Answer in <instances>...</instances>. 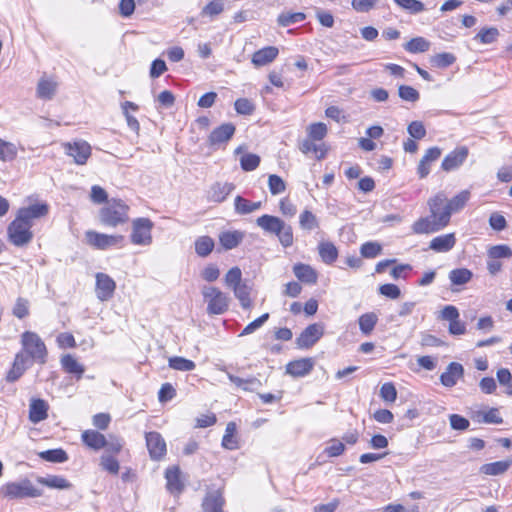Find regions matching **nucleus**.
Segmentation results:
<instances>
[{"mask_svg": "<svg viewBox=\"0 0 512 512\" xmlns=\"http://www.w3.org/2000/svg\"><path fill=\"white\" fill-rule=\"evenodd\" d=\"M471 419L477 423L485 424H502L503 418L498 408L492 407L487 410L473 411L470 415Z\"/></svg>", "mask_w": 512, "mask_h": 512, "instance_id": "nucleus-25", "label": "nucleus"}, {"mask_svg": "<svg viewBox=\"0 0 512 512\" xmlns=\"http://www.w3.org/2000/svg\"><path fill=\"white\" fill-rule=\"evenodd\" d=\"M146 447L149 456L154 461L164 459L167 454V445L163 436L157 431L145 433Z\"/></svg>", "mask_w": 512, "mask_h": 512, "instance_id": "nucleus-10", "label": "nucleus"}, {"mask_svg": "<svg viewBox=\"0 0 512 512\" xmlns=\"http://www.w3.org/2000/svg\"><path fill=\"white\" fill-rule=\"evenodd\" d=\"M109 441L106 436L98 430L87 429L81 433V441L87 448L99 451L106 449L112 454H120L124 447V441L120 437L110 435Z\"/></svg>", "mask_w": 512, "mask_h": 512, "instance_id": "nucleus-2", "label": "nucleus"}, {"mask_svg": "<svg viewBox=\"0 0 512 512\" xmlns=\"http://www.w3.org/2000/svg\"><path fill=\"white\" fill-rule=\"evenodd\" d=\"M166 490L179 497L185 489V479L179 465H171L165 469Z\"/></svg>", "mask_w": 512, "mask_h": 512, "instance_id": "nucleus-9", "label": "nucleus"}, {"mask_svg": "<svg viewBox=\"0 0 512 512\" xmlns=\"http://www.w3.org/2000/svg\"><path fill=\"white\" fill-rule=\"evenodd\" d=\"M214 248V241L209 236H201L195 241V252L200 257L208 256Z\"/></svg>", "mask_w": 512, "mask_h": 512, "instance_id": "nucleus-45", "label": "nucleus"}, {"mask_svg": "<svg viewBox=\"0 0 512 512\" xmlns=\"http://www.w3.org/2000/svg\"><path fill=\"white\" fill-rule=\"evenodd\" d=\"M57 86L58 84L56 81L42 77L37 85V97L43 100L52 99L56 93Z\"/></svg>", "mask_w": 512, "mask_h": 512, "instance_id": "nucleus-33", "label": "nucleus"}, {"mask_svg": "<svg viewBox=\"0 0 512 512\" xmlns=\"http://www.w3.org/2000/svg\"><path fill=\"white\" fill-rule=\"evenodd\" d=\"M85 237L90 246L100 250H105L111 246H117L124 241V236L122 235H107L93 230L86 231Z\"/></svg>", "mask_w": 512, "mask_h": 512, "instance_id": "nucleus-11", "label": "nucleus"}, {"mask_svg": "<svg viewBox=\"0 0 512 512\" xmlns=\"http://www.w3.org/2000/svg\"><path fill=\"white\" fill-rule=\"evenodd\" d=\"M115 281L105 273L96 274V294L97 297L102 300L110 299L115 291Z\"/></svg>", "mask_w": 512, "mask_h": 512, "instance_id": "nucleus-22", "label": "nucleus"}, {"mask_svg": "<svg viewBox=\"0 0 512 512\" xmlns=\"http://www.w3.org/2000/svg\"><path fill=\"white\" fill-rule=\"evenodd\" d=\"M399 7L409 11L411 14H418L425 10L424 4L419 0H393Z\"/></svg>", "mask_w": 512, "mask_h": 512, "instance_id": "nucleus-56", "label": "nucleus"}, {"mask_svg": "<svg viewBox=\"0 0 512 512\" xmlns=\"http://www.w3.org/2000/svg\"><path fill=\"white\" fill-rule=\"evenodd\" d=\"M268 187L272 195H278L286 190V183L280 176L271 174L268 178Z\"/></svg>", "mask_w": 512, "mask_h": 512, "instance_id": "nucleus-58", "label": "nucleus"}, {"mask_svg": "<svg viewBox=\"0 0 512 512\" xmlns=\"http://www.w3.org/2000/svg\"><path fill=\"white\" fill-rule=\"evenodd\" d=\"M256 224L265 232L276 235L284 247L293 244L292 227L279 217L264 214L256 219Z\"/></svg>", "mask_w": 512, "mask_h": 512, "instance_id": "nucleus-4", "label": "nucleus"}, {"mask_svg": "<svg viewBox=\"0 0 512 512\" xmlns=\"http://www.w3.org/2000/svg\"><path fill=\"white\" fill-rule=\"evenodd\" d=\"M225 283L232 289L243 283L241 269L237 266L232 267L225 275Z\"/></svg>", "mask_w": 512, "mask_h": 512, "instance_id": "nucleus-62", "label": "nucleus"}, {"mask_svg": "<svg viewBox=\"0 0 512 512\" xmlns=\"http://www.w3.org/2000/svg\"><path fill=\"white\" fill-rule=\"evenodd\" d=\"M130 241L134 245L150 246L153 242L152 230L154 223L146 217H139L132 220Z\"/></svg>", "mask_w": 512, "mask_h": 512, "instance_id": "nucleus-6", "label": "nucleus"}, {"mask_svg": "<svg viewBox=\"0 0 512 512\" xmlns=\"http://www.w3.org/2000/svg\"><path fill=\"white\" fill-rule=\"evenodd\" d=\"M229 380L235 384L238 388L244 390V391H253L255 388L261 386V382L259 379L255 377H251L248 379H243L238 376L228 374Z\"/></svg>", "mask_w": 512, "mask_h": 512, "instance_id": "nucleus-41", "label": "nucleus"}, {"mask_svg": "<svg viewBox=\"0 0 512 512\" xmlns=\"http://www.w3.org/2000/svg\"><path fill=\"white\" fill-rule=\"evenodd\" d=\"M456 244V237L454 233H448L433 238L429 243V248L435 252L443 253L448 252Z\"/></svg>", "mask_w": 512, "mask_h": 512, "instance_id": "nucleus-27", "label": "nucleus"}, {"mask_svg": "<svg viewBox=\"0 0 512 512\" xmlns=\"http://www.w3.org/2000/svg\"><path fill=\"white\" fill-rule=\"evenodd\" d=\"M315 367V359L303 357L293 359L285 365V373L292 378H303L308 376Z\"/></svg>", "mask_w": 512, "mask_h": 512, "instance_id": "nucleus-13", "label": "nucleus"}, {"mask_svg": "<svg viewBox=\"0 0 512 512\" xmlns=\"http://www.w3.org/2000/svg\"><path fill=\"white\" fill-rule=\"evenodd\" d=\"M318 252L321 260L328 265L333 264L338 258V249L329 241L319 243Z\"/></svg>", "mask_w": 512, "mask_h": 512, "instance_id": "nucleus-35", "label": "nucleus"}, {"mask_svg": "<svg viewBox=\"0 0 512 512\" xmlns=\"http://www.w3.org/2000/svg\"><path fill=\"white\" fill-rule=\"evenodd\" d=\"M382 252V246L378 242L369 241L365 242L360 247V253L364 258H375Z\"/></svg>", "mask_w": 512, "mask_h": 512, "instance_id": "nucleus-55", "label": "nucleus"}, {"mask_svg": "<svg viewBox=\"0 0 512 512\" xmlns=\"http://www.w3.org/2000/svg\"><path fill=\"white\" fill-rule=\"evenodd\" d=\"M398 95L402 100L413 103L417 102L420 98L419 92L412 86L408 85H400L398 88Z\"/></svg>", "mask_w": 512, "mask_h": 512, "instance_id": "nucleus-60", "label": "nucleus"}, {"mask_svg": "<svg viewBox=\"0 0 512 512\" xmlns=\"http://www.w3.org/2000/svg\"><path fill=\"white\" fill-rule=\"evenodd\" d=\"M38 482L48 488L52 489H69L71 483L63 476L51 475L47 477L38 478Z\"/></svg>", "mask_w": 512, "mask_h": 512, "instance_id": "nucleus-38", "label": "nucleus"}, {"mask_svg": "<svg viewBox=\"0 0 512 512\" xmlns=\"http://www.w3.org/2000/svg\"><path fill=\"white\" fill-rule=\"evenodd\" d=\"M464 375L463 366L458 362H451L440 376V382L445 387H453Z\"/></svg>", "mask_w": 512, "mask_h": 512, "instance_id": "nucleus-24", "label": "nucleus"}, {"mask_svg": "<svg viewBox=\"0 0 512 512\" xmlns=\"http://www.w3.org/2000/svg\"><path fill=\"white\" fill-rule=\"evenodd\" d=\"M1 492L4 497L9 499L34 498L42 495L41 491L29 479H23L19 482H8L2 486Z\"/></svg>", "mask_w": 512, "mask_h": 512, "instance_id": "nucleus-7", "label": "nucleus"}, {"mask_svg": "<svg viewBox=\"0 0 512 512\" xmlns=\"http://www.w3.org/2000/svg\"><path fill=\"white\" fill-rule=\"evenodd\" d=\"M244 239V233L238 230L224 231L219 235L220 244L226 250L236 248Z\"/></svg>", "mask_w": 512, "mask_h": 512, "instance_id": "nucleus-34", "label": "nucleus"}, {"mask_svg": "<svg viewBox=\"0 0 512 512\" xmlns=\"http://www.w3.org/2000/svg\"><path fill=\"white\" fill-rule=\"evenodd\" d=\"M512 465V460H501L491 463L483 464L480 467V472L487 476H498L506 473Z\"/></svg>", "mask_w": 512, "mask_h": 512, "instance_id": "nucleus-29", "label": "nucleus"}, {"mask_svg": "<svg viewBox=\"0 0 512 512\" xmlns=\"http://www.w3.org/2000/svg\"><path fill=\"white\" fill-rule=\"evenodd\" d=\"M306 19V14L302 12H283L279 14L277 23L282 27H287L295 23L302 22Z\"/></svg>", "mask_w": 512, "mask_h": 512, "instance_id": "nucleus-49", "label": "nucleus"}, {"mask_svg": "<svg viewBox=\"0 0 512 512\" xmlns=\"http://www.w3.org/2000/svg\"><path fill=\"white\" fill-rule=\"evenodd\" d=\"M225 9V0H212L201 10L202 17L214 18L220 15Z\"/></svg>", "mask_w": 512, "mask_h": 512, "instance_id": "nucleus-48", "label": "nucleus"}, {"mask_svg": "<svg viewBox=\"0 0 512 512\" xmlns=\"http://www.w3.org/2000/svg\"><path fill=\"white\" fill-rule=\"evenodd\" d=\"M221 445L228 450H236L239 448L237 424L235 422L231 421L227 423Z\"/></svg>", "mask_w": 512, "mask_h": 512, "instance_id": "nucleus-30", "label": "nucleus"}, {"mask_svg": "<svg viewBox=\"0 0 512 512\" xmlns=\"http://www.w3.org/2000/svg\"><path fill=\"white\" fill-rule=\"evenodd\" d=\"M472 278V272L466 268L454 269L449 273V279L454 285H464Z\"/></svg>", "mask_w": 512, "mask_h": 512, "instance_id": "nucleus-52", "label": "nucleus"}, {"mask_svg": "<svg viewBox=\"0 0 512 512\" xmlns=\"http://www.w3.org/2000/svg\"><path fill=\"white\" fill-rule=\"evenodd\" d=\"M324 334V327L317 322L308 325L296 338L297 347L309 349L314 346Z\"/></svg>", "mask_w": 512, "mask_h": 512, "instance_id": "nucleus-12", "label": "nucleus"}, {"mask_svg": "<svg viewBox=\"0 0 512 512\" xmlns=\"http://www.w3.org/2000/svg\"><path fill=\"white\" fill-rule=\"evenodd\" d=\"M39 457L47 462L63 463L68 460V455L62 448L49 449L39 453Z\"/></svg>", "mask_w": 512, "mask_h": 512, "instance_id": "nucleus-42", "label": "nucleus"}, {"mask_svg": "<svg viewBox=\"0 0 512 512\" xmlns=\"http://www.w3.org/2000/svg\"><path fill=\"white\" fill-rule=\"evenodd\" d=\"M233 292L235 297L239 300L241 306L245 309L250 308L252 305V301L250 298L251 287L243 282L238 286L233 288Z\"/></svg>", "mask_w": 512, "mask_h": 512, "instance_id": "nucleus-40", "label": "nucleus"}, {"mask_svg": "<svg viewBox=\"0 0 512 512\" xmlns=\"http://www.w3.org/2000/svg\"><path fill=\"white\" fill-rule=\"evenodd\" d=\"M299 149L302 153L308 154L313 152L318 160L325 158L327 154V148L324 144H315L314 140L305 139L299 144Z\"/></svg>", "mask_w": 512, "mask_h": 512, "instance_id": "nucleus-37", "label": "nucleus"}, {"mask_svg": "<svg viewBox=\"0 0 512 512\" xmlns=\"http://www.w3.org/2000/svg\"><path fill=\"white\" fill-rule=\"evenodd\" d=\"M512 256V250L507 245H495L488 250V258L499 260Z\"/></svg>", "mask_w": 512, "mask_h": 512, "instance_id": "nucleus-64", "label": "nucleus"}, {"mask_svg": "<svg viewBox=\"0 0 512 512\" xmlns=\"http://www.w3.org/2000/svg\"><path fill=\"white\" fill-rule=\"evenodd\" d=\"M345 445L343 442L336 438H332L328 442V446L324 449V454L329 457H338L341 456L345 452Z\"/></svg>", "mask_w": 512, "mask_h": 512, "instance_id": "nucleus-54", "label": "nucleus"}, {"mask_svg": "<svg viewBox=\"0 0 512 512\" xmlns=\"http://www.w3.org/2000/svg\"><path fill=\"white\" fill-rule=\"evenodd\" d=\"M111 421V415L106 412L97 413L92 417V424L98 431L107 430Z\"/></svg>", "mask_w": 512, "mask_h": 512, "instance_id": "nucleus-61", "label": "nucleus"}, {"mask_svg": "<svg viewBox=\"0 0 512 512\" xmlns=\"http://www.w3.org/2000/svg\"><path fill=\"white\" fill-rule=\"evenodd\" d=\"M262 206V203L260 201L258 202H251L242 196H236L234 200V207L236 213L240 215H246L249 213H252L256 210H259Z\"/></svg>", "mask_w": 512, "mask_h": 512, "instance_id": "nucleus-36", "label": "nucleus"}, {"mask_svg": "<svg viewBox=\"0 0 512 512\" xmlns=\"http://www.w3.org/2000/svg\"><path fill=\"white\" fill-rule=\"evenodd\" d=\"M456 61V56L449 52L435 54L430 58V63L433 67L444 69L453 65Z\"/></svg>", "mask_w": 512, "mask_h": 512, "instance_id": "nucleus-43", "label": "nucleus"}, {"mask_svg": "<svg viewBox=\"0 0 512 512\" xmlns=\"http://www.w3.org/2000/svg\"><path fill=\"white\" fill-rule=\"evenodd\" d=\"M235 186L232 183H215L209 191V199L211 201L220 203L223 202L227 196L234 190Z\"/></svg>", "mask_w": 512, "mask_h": 512, "instance_id": "nucleus-32", "label": "nucleus"}, {"mask_svg": "<svg viewBox=\"0 0 512 512\" xmlns=\"http://www.w3.org/2000/svg\"><path fill=\"white\" fill-rule=\"evenodd\" d=\"M49 404L41 398H32L29 404V421L33 424L40 423L48 418Z\"/></svg>", "mask_w": 512, "mask_h": 512, "instance_id": "nucleus-21", "label": "nucleus"}, {"mask_svg": "<svg viewBox=\"0 0 512 512\" xmlns=\"http://www.w3.org/2000/svg\"><path fill=\"white\" fill-rule=\"evenodd\" d=\"M430 48V42L424 37L412 38L404 45V49L410 53H423Z\"/></svg>", "mask_w": 512, "mask_h": 512, "instance_id": "nucleus-46", "label": "nucleus"}, {"mask_svg": "<svg viewBox=\"0 0 512 512\" xmlns=\"http://www.w3.org/2000/svg\"><path fill=\"white\" fill-rule=\"evenodd\" d=\"M202 294L207 302V310L209 314H223L228 309L227 296L216 287L204 286Z\"/></svg>", "mask_w": 512, "mask_h": 512, "instance_id": "nucleus-8", "label": "nucleus"}, {"mask_svg": "<svg viewBox=\"0 0 512 512\" xmlns=\"http://www.w3.org/2000/svg\"><path fill=\"white\" fill-rule=\"evenodd\" d=\"M67 155L73 157L78 165H84L91 156V146L86 141H75L64 144Z\"/></svg>", "mask_w": 512, "mask_h": 512, "instance_id": "nucleus-17", "label": "nucleus"}, {"mask_svg": "<svg viewBox=\"0 0 512 512\" xmlns=\"http://www.w3.org/2000/svg\"><path fill=\"white\" fill-rule=\"evenodd\" d=\"M235 130V125L232 123L220 125L210 133L208 137L209 145L219 147L222 144H226L233 137Z\"/></svg>", "mask_w": 512, "mask_h": 512, "instance_id": "nucleus-19", "label": "nucleus"}, {"mask_svg": "<svg viewBox=\"0 0 512 512\" xmlns=\"http://www.w3.org/2000/svg\"><path fill=\"white\" fill-rule=\"evenodd\" d=\"M117 455L118 454H112L106 451V453L100 457L101 468L112 475H117L120 470V464L116 457Z\"/></svg>", "mask_w": 512, "mask_h": 512, "instance_id": "nucleus-39", "label": "nucleus"}, {"mask_svg": "<svg viewBox=\"0 0 512 512\" xmlns=\"http://www.w3.org/2000/svg\"><path fill=\"white\" fill-rule=\"evenodd\" d=\"M441 153L442 150L436 146L426 150L417 167V174L420 179H424L429 175L431 163L438 160L441 156Z\"/></svg>", "mask_w": 512, "mask_h": 512, "instance_id": "nucleus-23", "label": "nucleus"}, {"mask_svg": "<svg viewBox=\"0 0 512 512\" xmlns=\"http://www.w3.org/2000/svg\"><path fill=\"white\" fill-rule=\"evenodd\" d=\"M468 154L469 150L466 146L456 148L455 150H453L444 157L441 164V168L446 172H450L452 170L457 169L465 162V160L468 157Z\"/></svg>", "mask_w": 512, "mask_h": 512, "instance_id": "nucleus-20", "label": "nucleus"}, {"mask_svg": "<svg viewBox=\"0 0 512 512\" xmlns=\"http://www.w3.org/2000/svg\"><path fill=\"white\" fill-rule=\"evenodd\" d=\"M168 363L170 368L178 371H191L196 367L192 360L180 356L171 357Z\"/></svg>", "mask_w": 512, "mask_h": 512, "instance_id": "nucleus-53", "label": "nucleus"}, {"mask_svg": "<svg viewBox=\"0 0 512 512\" xmlns=\"http://www.w3.org/2000/svg\"><path fill=\"white\" fill-rule=\"evenodd\" d=\"M500 32L496 27L482 28L474 37V40L482 44H492L499 37Z\"/></svg>", "mask_w": 512, "mask_h": 512, "instance_id": "nucleus-44", "label": "nucleus"}, {"mask_svg": "<svg viewBox=\"0 0 512 512\" xmlns=\"http://www.w3.org/2000/svg\"><path fill=\"white\" fill-rule=\"evenodd\" d=\"M20 343L22 348L19 353H25L26 359H29L32 364H46L48 359V349L38 334L26 331L21 335Z\"/></svg>", "mask_w": 512, "mask_h": 512, "instance_id": "nucleus-3", "label": "nucleus"}, {"mask_svg": "<svg viewBox=\"0 0 512 512\" xmlns=\"http://www.w3.org/2000/svg\"><path fill=\"white\" fill-rule=\"evenodd\" d=\"M260 164V157L253 153L244 154L240 159L241 168L244 171H253Z\"/></svg>", "mask_w": 512, "mask_h": 512, "instance_id": "nucleus-59", "label": "nucleus"}, {"mask_svg": "<svg viewBox=\"0 0 512 512\" xmlns=\"http://www.w3.org/2000/svg\"><path fill=\"white\" fill-rule=\"evenodd\" d=\"M469 198L470 192L468 190H463L452 199L447 200L450 215H452L453 212L461 210L466 205Z\"/></svg>", "mask_w": 512, "mask_h": 512, "instance_id": "nucleus-47", "label": "nucleus"}, {"mask_svg": "<svg viewBox=\"0 0 512 512\" xmlns=\"http://www.w3.org/2000/svg\"><path fill=\"white\" fill-rule=\"evenodd\" d=\"M380 397L383 401L393 403L397 399V390L392 382L384 383L380 388Z\"/></svg>", "mask_w": 512, "mask_h": 512, "instance_id": "nucleus-63", "label": "nucleus"}, {"mask_svg": "<svg viewBox=\"0 0 512 512\" xmlns=\"http://www.w3.org/2000/svg\"><path fill=\"white\" fill-rule=\"evenodd\" d=\"M224 505L223 487L208 488L202 501L203 512H225Z\"/></svg>", "mask_w": 512, "mask_h": 512, "instance_id": "nucleus-14", "label": "nucleus"}, {"mask_svg": "<svg viewBox=\"0 0 512 512\" xmlns=\"http://www.w3.org/2000/svg\"><path fill=\"white\" fill-rule=\"evenodd\" d=\"M293 272L298 280L307 284H315L318 279V274L310 265L298 263L293 267Z\"/></svg>", "mask_w": 512, "mask_h": 512, "instance_id": "nucleus-28", "label": "nucleus"}, {"mask_svg": "<svg viewBox=\"0 0 512 512\" xmlns=\"http://www.w3.org/2000/svg\"><path fill=\"white\" fill-rule=\"evenodd\" d=\"M17 156V148L14 144L0 139V160L12 161Z\"/></svg>", "mask_w": 512, "mask_h": 512, "instance_id": "nucleus-57", "label": "nucleus"}, {"mask_svg": "<svg viewBox=\"0 0 512 512\" xmlns=\"http://www.w3.org/2000/svg\"><path fill=\"white\" fill-rule=\"evenodd\" d=\"M48 211V205L44 203L20 208L15 219L8 225V240L17 247L28 245L33 239L31 228L34 221L46 216Z\"/></svg>", "mask_w": 512, "mask_h": 512, "instance_id": "nucleus-1", "label": "nucleus"}, {"mask_svg": "<svg viewBox=\"0 0 512 512\" xmlns=\"http://www.w3.org/2000/svg\"><path fill=\"white\" fill-rule=\"evenodd\" d=\"M129 206L122 200H112L99 212L100 222L109 227H116L128 221Z\"/></svg>", "mask_w": 512, "mask_h": 512, "instance_id": "nucleus-5", "label": "nucleus"}, {"mask_svg": "<svg viewBox=\"0 0 512 512\" xmlns=\"http://www.w3.org/2000/svg\"><path fill=\"white\" fill-rule=\"evenodd\" d=\"M300 227L304 230H314L319 227L317 217L309 210H304L299 216Z\"/></svg>", "mask_w": 512, "mask_h": 512, "instance_id": "nucleus-50", "label": "nucleus"}, {"mask_svg": "<svg viewBox=\"0 0 512 512\" xmlns=\"http://www.w3.org/2000/svg\"><path fill=\"white\" fill-rule=\"evenodd\" d=\"M279 50L277 47L268 46L256 51L252 55V63L256 67L268 65L273 62L278 56Z\"/></svg>", "mask_w": 512, "mask_h": 512, "instance_id": "nucleus-26", "label": "nucleus"}, {"mask_svg": "<svg viewBox=\"0 0 512 512\" xmlns=\"http://www.w3.org/2000/svg\"><path fill=\"white\" fill-rule=\"evenodd\" d=\"M447 220V216L441 217L439 221H436L431 216L422 217L418 219L412 225V230L415 234H429L433 232H437L443 228H445V222Z\"/></svg>", "mask_w": 512, "mask_h": 512, "instance_id": "nucleus-18", "label": "nucleus"}, {"mask_svg": "<svg viewBox=\"0 0 512 512\" xmlns=\"http://www.w3.org/2000/svg\"><path fill=\"white\" fill-rule=\"evenodd\" d=\"M32 365L29 359H26L25 353L17 352L11 367L6 372L5 380L8 383H14L18 381L26 372V370Z\"/></svg>", "mask_w": 512, "mask_h": 512, "instance_id": "nucleus-16", "label": "nucleus"}, {"mask_svg": "<svg viewBox=\"0 0 512 512\" xmlns=\"http://www.w3.org/2000/svg\"><path fill=\"white\" fill-rule=\"evenodd\" d=\"M60 363H61V366L63 368V370L68 373V374H73L75 375L78 379H80L84 372H85V369L83 367V365H81L77 359L71 355V354H65L61 357L60 359Z\"/></svg>", "mask_w": 512, "mask_h": 512, "instance_id": "nucleus-31", "label": "nucleus"}, {"mask_svg": "<svg viewBox=\"0 0 512 512\" xmlns=\"http://www.w3.org/2000/svg\"><path fill=\"white\" fill-rule=\"evenodd\" d=\"M308 139L314 141H321L327 135L328 129L325 123L317 122L312 123L307 128Z\"/></svg>", "mask_w": 512, "mask_h": 512, "instance_id": "nucleus-51", "label": "nucleus"}, {"mask_svg": "<svg viewBox=\"0 0 512 512\" xmlns=\"http://www.w3.org/2000/svg\"><path fill=\"white\" fill-rule=\"evenodd\" d=\"M428 206L430 209L431 217L436 221H439L441 217L447 216V220L445 222V227L450 222V212L447 203V197L443 192L437 193L434 197L430 198L428 201Z\"/></svg>", "mask_w": 512, "mask_h": 512, "instance_id": "nucleus-15", "label": "nucleus"}]
</instances>
